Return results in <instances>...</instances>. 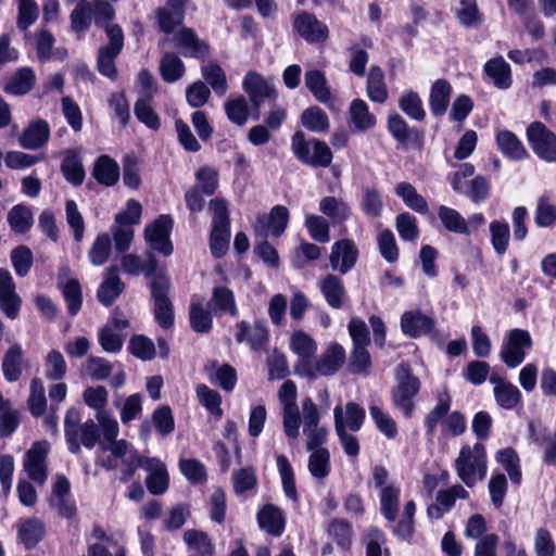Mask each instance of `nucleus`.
Wrapping results in <instances>:
<instances>
[{
    "label": "nucleus",
    "mask_w": 556,
    "mask_h": 556,
    "mask_svg": "<svg viewBox=\"0 0 556 556\" xmlns=\"http://www.w3.org/2000/svg\"><path fill=\"white\" fill-rule=\"evenodd\" d=\"M140 273L146 278H151L148 287L153 300L154 320L163 329L172 328L175 324V312L169 296L172 282L166 268H159V260L150 253L141 263Z\"/></svg>",
    "instance_id": "nucleus-1"
},
{
    "label": "nucleus",
    "mask_w": 556,
    "mask_h": 556,
    "mask_svg": "<svg viewBox=\"0 0 556 556\" xmlns=\"http://www.w3.org/2000/svg\"><path fill=\"white\" fill-rule=\"evenodd\" d=\"M451 397L447 393H442L438 397L435 406L425 416L426 435L430 439L437 433L439 424H441L442 435L459 437L467 430V420L463 413L458 410L450 412Z\"/></svg>",
    "instance_id": "nucleus-2"
},
{
    "label": "nucleus",
    "mask_w": 556,
    "mask_h": 556,
    "mask_svg": "<svg viewBox=\"0 0 556 556\" xmlns=\"http://www.w3.org/2000/svg\"><path fill=\"white\" fill-rule=\"evenodd\" d=\"M291 151L300 163L311 168H327L333 160V153L326 141L307 139L303 130H295L292 135Z\"/></svg>",
    "instance_id": "nucleus-3"
},
{
    "label": "nucleus",
    "mask_w": 556,
    "mask_h": 556,
    "mask_svg": "<svg viewBox=\"0 0 556 556\" xmlns=\"http://www.w3.org/2000/svg\"><path fill=\"white\" fill-rule=\"evenodd\" d=\"M455 470L458 478L472 488L482 481L488 471V458L485 446L477 442L472 446L464 445L455 459Z\"/></svg>",
    "instance_id": "nucleus-4"
},
{
    "label": "nucleus",
    "mask_w": 556,
    "mask_h": 556,
    "mask_svg": "<svg viewBox=\"0 0 556 556\" xmlns=\"http://www.w3.org/2000/svg\"><path fill=\"white\" fill-rule=\"evenodd\" d=\"M396 386L392 389L393 405L410 418L415 410L414 396L417 394V377L413 375L408 363L402 362L395 368Z\"/></svg>",
    "instance_id": "nucleus-5"
},
{
    "label": "nucleus",
    "mask_w": 556,
    "mask_h": 556,
    "mask_svg": "<svg viewBox=\"0 0 556 556\" xmlns=\"http://www.w3.org/2000/svg\"><path fill=\"white\" fill-rule=\"evenodd\" d=\"M531 348L532 338L529 331L515 328L506 333L501 346L500 356L508 368H516L523 363L527 351Z\"/></svg>",
    "instance_id": "nucleus-6"
},
{
    "label": "nucleus",
    "mask_w": 556,
    "mask_h": 556,
    "mask_svg": "<svg viewBox=\"0 0 556 556\" xmlns=\"http://www.w3.org/2000/svg\"><path fill=\"white\" fill-rule=\"evenodd\" d=\"M242 88L249 96L252 105V118H260V109L266 99L273 101L277 100L278 93L275 87L266 81V79L257 72L250 71L245 74Z\"/></svg>",
    "instance_id": "nucleus-7"
},
{
    "label": "nucleus",
    "mask_w": 556,
    "mask_h": 556,
    "mask_svg": "<svg viewBox=\"0 0 556 556\" xmlns=\"http://www.w3.org/2000/svg\"><path fill=\"white\" fill-rule=\"evenodd\" d=\"M174 228V219L169 214L159 215L144 229V239L152 250L157 251L164 256H169L174 252V245L170 240V233Z\"/></svg>",
    "instance_id": "nucleus-8"
},
{
    "label": "nucleus",
    "mask_w": 556,
    "mask_h": 556,
    "mask_svg": "<svg viewBox=\"0 0 556 556\" xmlns=\"http://www.w3.org/2000/svg\"><path fill=\"white\" fill-rule=\"evenodd\" d=\"M293 30L307 43H325L330 36L326 23L319 21L312 12L300 11L292 21Z\"/></svg>",
    "instance_id": "nucleus-9"
},
{
    "label": "nucleus",
    "mask_w": 556,
    "mask_h": 556,
    "mask_svg": "<svg viewBox=\"0 0 556 556\" xmlns=\"http://www.w3.org/2000/svg\"><path fill=\"white\" fill-rule=\"evenodd\" d=\"M527 139L540 159L546 162H556V135L543 123H531L527 128Z\"/></svg>",
    "instance_id": "nucleus-10"
},
{
    "label": "nucleus",
    "mask_w": 556,
    "mask_h": 556,
    "mask_svg": "<svg viewBox=\"0 0 556 556\" xmlns=\"http://www.w3.org/2000/svg\"><path fill=\"white\" fill-rule=\"evenodd\" d=\"M49 454V443L47 441H36L26 452L24 458V469L29 479L41 484L47 480V457Z\"/></svg>",
    "instance_id": "nucleus-11"
},
{
    "label": "nucleus",
    "mask_w": 556,
    "mask_h": 556,
    "mask_svg": "<svg viewBox=\"0 0 556 556\" xmlns=\"http://www.w3.org/2000/svg\"><path fill=\"white\" fill-rule=\"evenodd\" d=\"M358 255L355 242L344 238L333 243L329 261L333 269L338 268L341 274H346L356 265Z\"/></svg>",
    "instance_id": "nucleus-12"
},
{
    "label": "nucleus",
    "mask_w": 556,
    "mask_h": 556,
    "mask_svg": "<svg viewBox=\"0 0 556 556\" xmlns=\"http://www.w3.org/2000/svg\"><path fill=\"white\" fill-rule=\"evenodd\" d=\"M257 526L267 534L279 538L286 530V516L283 510L274 504H264L256 513Z\"/></svg>",
    "instance_id": "nucleus-13"
},
{
    "label": "nucleus",
    "mask_w": 556,
    "mask_h": 556,
    "mask_svg": "<svg viewBox=\"0 0 556 556\" xmlns=\"http://www.w3.org/2000/svg\"><path fill=\"white\" fill-rule=\"evenodd\" d=\"M188 1L167 0L164 7L156 10L157 25L162 33L173 34L176 27L182 24Z\"/></svg>",
    "instance_id": "nucleus-14"
},
{
    "label": "nucleus",
    "mask_w": 556,
    "mask_h": 556,
    "mask_svg": "<svg viewBox=\"0 0 556 556\" xmlns=\"http://www.w3.org/2000/svg\"><path fill=\"white\" fill-rule=\"evenodd\" d=\"M212 212V229L210 237H223L230 240L231 220L228 202L222 197H216L208 202Z\"/></svg>",
    "instance_id": "nucleus-15"
},
{
    "label": "nucleus",
    "mask_w": 556,
    "mask_h": 556,
    "mask_svg": "<svg viewBox=\"0 0 556 556\" xmlns=\"http://www.w3.org/2000/svg\"><path fill=\"white\" fill-rule=\"evenodd\" d=\"M250 330L251 327L248 321H239L236 325V341L238 343L247 341L251 350L254 352L263 350L269 338L266 325L263 321H256L253 326L251 334H249Z\"/></svg>",
    "instance_id": "nucleus-16"
},
{
    "label": "nucleus",
    "mask_w": 556,
    "mask_h": 556,
    "mask_svg": "<svg viewBox=\"0 0 556 556\" xmlns=\"http://www.w3.org/2000/svg\"><path fill=\"white\" fill-rule=\"evenodd\" d=\"M146 470V485L152 495H162L169 488V475L166 465L157 457H151Z\"/></svg>",
    "instance_id": "nucleus-17"
},
{
    "label": "nucleus",
    "mask_w": 556,
    "mask_h": 556,
    "mask_svg": "<svg viewBox=\"0 0 556 556\" xmlns=\"http://www.w3.org/2000/svg\"><path fill=\"white\" fill-rule=\"evenodd\" d=\"M92 177L104 187H113L118 182L121 169L118 163L108 154H101L93 163Z\"/></svg>",
    "instance_id": "nucleus-18"
},
{
    "label": "nucleus",
    "mask_w": 556,
    "mask_h": 556,
    "mask_svg": "<svg viewBox=\"0 0 556 556\" xmlns=\"http://www.w3.org/2000/svg\"><path fill=\"white\" fill-rule=\"evenodd\" d=\"M45 523L36 518L21 519L17 526V538L25 549H34L45 538Z\"/></svg>",
    "instance_id": "nucleus-19"
},
{
    "label": "nucleus",
    "mask_w": 556,
    "mask_h": 556,
    "mask_svg": "<svg viewBox=\"0 0 556 556\" xmlns=\"http://www.w3.org/2000/svg\"><path fill=\"white\" fill-rule=\"evenodd\" d=\"M50 138V126L46 119L30 122L20 137V146L24 149L36 150L45 146Z\"/></svg>",
    "instance_id": "nucleus-20"
},
{
    "label": "nucleus",
    "mask_w": 556,
    "mask_h": 556,
    "mask_svg": "<svg viewBox=\"0 0 556 556\" xmlns=\"http://www.w3.org/2000/svg\"><path fill=\"white\" fill-rule=\"evenodd\" d=\"M345 362L344 348L334 342L330 344L326 351L316 361V368L320 376H333Z\"/></svg>",
    "instance_id": "nucleus-21"
},
{
    "label": "nucleus",
    "mask_w": 556,
    "mask_h": 556,
    "mask_svg": "<svg viewBox=\"0 0 556 556\" xmlns=\"http://www.w3.org/2000/svg\"><path fill=\"white\" fill-rule=\"evenodd\" d=\"M319 289L331 308L340 309L343 307L346 290L343 280L339 276L326 275L319 283Z\"/></svg>",
    "instance_id": "nucleus-22"
},
{
    "label": "nucleus",
    "mask_w": 556,
    "mask_h": 556,
    "mask_svg": "<svg viewBox=\"0 0 556 556\" xmlns=\"http://www.w3.org/2000/svg\"><path fill=\"white\" fill-rule=\"evenodd\" d=\"M36 85V75L30 67H20L7 80L3 91L7 94L24 96Z\"/></svg>",
    "instance_id": "nucleus-23"
},
{
    "label": "nucleus",
    "mask_w": 556,
    "mask_h": 556,
    "mask_svg": "<svg viewBox=\"0 0 556 556\" xmlns=\"http://www.w3.org/2000/svg\"><path fill=\"white\" fill-rule=\"evenodd\" d=\"M388 131L397 143V148L407 149L417 142V131L410 129L405 119L396 112L388 117Z\"/></svg>",
    "instance_id": "nucleus-24"
},
{
    "label": "nucleus",
    "mask_w": 556,
    "mask_h": 556,
    "mask_svg": "<svg viewBox=\"0 0 556 556\" xmlns=\"http://www.w3.org/2000/svg\"><path fill=\"white\" fill-rule=\"evenodd\" d=\"M177 46L189 50L185 52V56L195 59H204L210 53V46L207 42L199 39L198 35L192 28L184 27L177 34Z\"/></svg>",
    "instance_id": "nucleus-25"
},
{
    "label": "nucleus",
    "mask_w": 556,
    "mask_h": 556,
    "mask_svg": "<svg viewBox=\"0 0 556 556\" xmlns=\"http://www.w3.org/2000/svg\"><path fill=\"white\" fill-rule=\"evenodd\" d=\"M401 489L394 483H389L379 493L380 513L384 519L394 523L400 510Z\"/></svg>",
    "instance_id": "nucleus-26"
},
{
    "label": "nucleus",
    "mask_w": 556,
    "mask_h": 556,
    "mask_svg": "<svg viewBox=\"0 0 556 556\" xmlns=\"http://www.w3.org/2000/svg\"><path fill=\"white\" fill-rule=\"evenodd\" d=\"M498 150L508 159L521 161L529 156L527 149L518 137L509 130H501L496 135Z\"/></svg>",
    "instance_id": "nucleus-27"
},
{
    "label": "nucleus",
    "mask_w": 556,
    "mask_h": 556,
    "mask_svg": "<svg viewBox=\"0 0 556 556\" xmlns=\"http://www.w3.org/2000/svg\"><path fill=\"white\" fill-rule=\"evenodd\" d=\"M81 414L76 407H70L64 417V437L68 451L77 455L80 453V443L78 440L79 429L81 427Z\"/></svg>",
    "instance_id": "nucleus-28"
},
{
    "label": "nucleus",
    "mask_w": 556,
    "mask_h": 556,
    "mask_svg": "<svg viewBox=\"0 0 556 556\" xmlns=\"http://www.w3.org/2000/svg\"><path fill=\"white\" fill-rule=\"evenodd\" d=\"M349 114L350 123L357 131H366L377 123L376 116L369 112V108L363 99L357 98L351 102Z\"/></svg>",
    "instance_id": "nucleus-29"
},
{
    "label": "nucleus",
    "mask_w": 556,
    "mask_h": 556,
    "mask_svg": "<svg viewBox=\"0 0 556 556\" xmlns=\"http://www.w3.org/2000/svg\"><path fill=\"white\" fill-rule=\"evenodd\" d=\"M23 350L18 343L12 344L2 359V374L7 381L15 382L22 376Z\"/></svg>",
    "instance_id": "nucleus-30"
},
{
    "label": "nucleus",
    "mask_w": 556,
    "mask_h": 556,
    "mask_svg": "<svg viewBox=\"0 0 556 556\" xmlns=\"http://www.w3.org/2000/svg\"><path fill=\"white\" fill-rule=\"evenodd\" d=\"M485 74L492 79L495 87L500 89H507L511 85V72L509 64L503 59L497 56L489 60L484 64Z\"/></svg>",
    "instance_id": "nucleus-31"
},
{
    "label": "nucleus",
    "mask_w": 556,
    "mask_h": 556,
    "mask_svg": "<svg viewBox=\"0 0 556 556\" xmlns=\"http://www.w3.org/2000/svg\"><path fill=\"white\" fill-rule=\"evenodd\" d=\"M61 172L70 184L75 187L83 185L85 180V169L83 163L74 150H67L61 163Z\"/></svg>",
    "instance_id": "nucleus-32"
},
{
    "label": "nucleus",
    "mask_w": 556,
    "mask_h": 556,
    "mask_svg": "<svg viewBox=\"0 0 556 556\" xmlns=\"http://www.w3.org/2000/svg\"><path fill=\"white\" fill-rule=\"evenodd\" d=\"M452 93V86L445 79L433 83L430 91V109L435 116H442L447 109Z\"/></svg>",
    "instance_id": "nucleus-33"
},
{
    "label": "nucleus",
    "mask_w": 556,
    "mask_h": 556,
    "mask_svg": "<svg viewBox=\"0 0 556 556\" xmlns=\"http://www.w3.org/2000/svg\"><path fill=\"white\" fill-rule=\"evenodd\" d=\"M305 86L313 97L320 103H327L331 99V91L328 87L324 72L309 70L305 72Z\"/></svg>",
    "instance_id": "nucleus-34"
},
{
    "label": "nucleus",
    "mask_w": 556,
    "mask_h": 556,
    "mask_svg": "<svg viewBox=\"0 0 556 556\" xmlns=\"http://www.w3.org/2000/svg\"><path fill=\"white\" fill-rule=\"evenodd\" d=\"M319 211L329 217L333 224H342L350 218L351 210L348 203L333 195H327L319 202Z\"/></svg>",
    "instance_id": "nucleus-35"
},
{
    "label": "nucleus",
    "mask_w": 556,
    "mask_h": 556,
    "mask_svg": "<svg viewBox=\"0 0 556 556\" xmlns=\"http://www.w3.org/2000/svg\"><path fill=\"white\" fill-rule=\"evenodd\" d=\"M276 464L286 497L292 500L293 502H298L299 493L296 490L295 476L291 463L286 455L280 454L276 458Z\"/></svg>",
    "instance_id": "nucleus-36"
},
{
    "label": "nucleus",
    "mask_w": 556,
    "mask_h": 556,
    "mask_svg": "<svg viewBox=\"0 0 556 556\" xmlns=\"http://www.w3.org/2000/svg\"><path fill=\"white\" fill-rule=\"evenodd\" d=\"M366 90L369 100L372 102L383 103L388 99L384 73L377 65H372L369 70Z\"/></svg>",
    "instance_id": "nucleus-37"
},
{
    "label": "nucleus",
    "mask_w": 556,
    "mask_h": 556,
    "mask_svg": "<svg viewBox=\"0 0 556 556\" xmlns=\"http://www.w3.org/2000/svg\"><path fill=\"white\" fill-rule=\"evenodd\" d=\"M438 216L446 230L458 235H470L467 220L456 210L441 205L438 210Z\"/></svg>",
    "instance_id": "nucleus-38"
},
{
    "label": "nucleus",
    "mask_w": 556,
    "mask_h": 556,
    "mask_svg": "<svg viewBox=\"0 0 556 556\" xmlns=\"http://www.w3.org/2000/svg\"><path fill=\"white\" fill-rule=\"evenodd\" d=\"M8 223L12 231L24 235L34 224L33 213L27 205L16 204L8 213Z\"/></svg>",
    "instance_id": "nucleus-39"
},
{
    "label": "nucleus",
    "mask_w": 556,
    "mask_h": 556,
    "mask_svg": "<svg viewBox=\"0 0 556 556\" xmlns=\"http://www.w3.org/2000/svg\"><path fill=\"white\" fill-rule=\"evenodd\" d=\"M301 124L312 132H326L330 127L327 113L316 105L309 106L302 112Z\"/></svg>",
    "instance_id": "nucleus-40"
},
{
    "label": "nucleus",
    "mask_w": 556,
    "mask_h": 556,
    "mask_svg": "<svg viewBox=\"0 0 556 556\" xmlns=\"http://www.w3.org/2000/svg\"><path fill=\"white\" fill-rule=\"evenodd\" d=\"M125 289L124 282L117 275L102 281L97 290L98 301L105 307L113 305Z\"/></svg>",
    "instance_id": "nucleus-41"
},
{
    "label": "nucleus",
    "mask_w": 556,
    "mask_h": 556,
    "mask_svg": "<svg viewBox=\"0 0 556 556\" xmlns=\"http://www.w3.org/2000/svg\"><path fill=\"white\" fill-rule=\"evenodd\" d=\"M328 534L343 551H349L352 545L353 529L351 522L343 518H334L329 522Z\"/></svg>",
    "instance_id": "nucleus-42"
},
{
    "label": "nucleus",
    "mask_w": 556,
    "mask_h": 556,
    "mask_svg": "<svg viewBox=\"0 0 556 556\" xmlns=\"http://www.w3.org/2000/svg\"><path fill=\"white\" fill-rule=\"evenodd\" d=\"M336 431L340 443L348 456L355 457L359 454V443L355 435L346 432L342 420V408L337 406L333 410Z\"/></svg>",
    "instance_id": "nucleus-43"
},
{
    "label": "nucleus",
    "mask_w": 556,
    "mask_h": 556,
    "mask_svg": "<svg viewBox=\"0 0 556 556\" xmlns=\"http://www.w3.org/2000/svg\"><path fill=\"white\" fill-rule=\"evenodd\" d=\"M189 323L197 333H208L213 328V316L201 303L192 302L189 306Z\"/></svg>",
    "instance_id": "nucleus-44"
},
{
    "label": "nucleus",
    "mask_w": 556,
    "mask_h": 556,
    "mask_svg": "<svg viewBox=\"0 0 556 556\" xmlns=\"http://www.w3.org/2000/svg\"><path fill=\"white\" fill-rule=\"evenodd\" d=\"M151 424L157 434L167 437L175 430V418L169 405L157 406L151 416Z\"/></svg>",
    "instance_id": "nucleus-45"
},
{
    "label": "nucleus",
    "mask_w": 556,
    "mask_h": 556,
    "mask_svg": "<svg viewBox=\"0 0 556 556\" xmlns=\"http://www.w3.org/2000/svg\"><path fill=\"white\" fill-rule=\"evenodd\" d=\"M493 396L496 404L507 410L514 409L522 399L519 389L510 381L502 383L497 389H493Z\"/></svg>",
    "instance_id": "nucleus-46"
},
{
    "label": "nucleus",
    "mask_w": 556,
    "mask_h": 556,
    "mask_svg": "<svg viewBox=\"0 0 556 556\" xmlns=\"http://www.w3.org/2000/svg\"><path fill=\"white\" fill-rule=\"evenodd\" d=\"M160 73L164 81L173 84L184 76V62L175 53H165L160 63Z\"/></svg>",
    "instance_id": "nucleus-47"
},
{
    "label": "nucleus",
    "mask_w": 556,
    "mask_h": 556,
    "mask_svg": "<svg viewBox=\"0 0 556 556\" xmlns=\"http://www.w3.org/2000/svg\"><path fill=\"white\" fill-rule=\"evenodd\" d=\"M62 294L67 306L68 315L76 316L83 305V291L78 279L70 278L63 286Z\"/></svg>",
    "instance_id": "nucleus-48"
},
{
    "label": "nucleus",
    "mask_w": 556,
    "mask_h": 556,
    "mask_svg": "<svg viewBox=\"0 0 556 556\" xmlns=\"http://www.w3.org/2000/svg\"><path fill=\"white\" fill-rule=\"evenodd\" d=\"M195 391L202 406H204L205 409L216 419L222 418V395L216 390L208 388L204 383L198 384Z\"/></svg>",
    "instance_id": "nucleus-49"
},
{
    "label": "nucleus",
    "mask_w": 556,
    "mask_h": 556,
    "mask_svg": "<svg viewBox=\"0 0 556 556\" xmlns=\"http://www.w3.org/2000/svg\"><path fill=\"white\" fill-rule=\"evenodd\" d=\"M210 303L213 304L215 311L225 312L231 316L238 314L235 294L228 287H214Z\"/></svg>",
    "instance_id": "nucleus-50"
},
{
    "label": "nucleus",
    "mask_w": 556,
    "mask_h": 556,
    "mask_svg": "<svg viewBox=\"0 0 556 556\" xmlns=\"http://www.w3.org/2000/svg\"><path fill=\"white\" fill-rule=\"evenodd\" d=\"M416 504L413 500L408 501L404 506L402 518L393 526V533L400 540L410 541L414 535V516Z\"/></svg>",
    "instance_id": "nucleus-51"
},
{
    "label": "nucleus",
    "mask_w": 556,
    "mask_h": 556,
    "mask_svg": "<svg viewBox=\"0 0 556 556\" xmlns=\"http://www.w3.org/2000/svg\"><path fill=\"white\" fill-rule=\"evenodd\" d=\"M184 541L189 547L197 549L200 556L214 555V545L204 531L189 529L184 533Z\"/></svg>",
    "instance_id": "nucleus-52"
},
{
    "label": "nucleus",
    "mask_w": 556,
    "mask_h": 556,
    "mask_svg": "<svg viewBox=\"0 0 556 556\" xmlns=\"http://www.w3.org/2000/svg\"><path fill=\"white\" fill-rule=\"evenodd\" d=\"M112 249V239L109 233L102 232L93 241L88 257L92 265L101 266L108 262Z\"/></svg>",
    "instance_id": "nucleus-53"
},
{
    "label": "nucleus",
    "mask_w": 556,
    "mask_h": 556,
    "mask_svg": "<svg viewBox=\"0 0 556 556\" xmlns=\"http://www.w3.org/2000/svg\"><path fill=\"white\" fill-rule=\"evenodd\" d=\"M130 354L141 361H152L156 355L153 341L143 334H134L127 346Z\"/></svg>",
    "instance_id": "nucleus-54"
},
{
    "label": "nucleus",
    "mask_w": 556,
    "mask_h": 556,
    "mask_svg": "<svg viewBox=\"0 0 556 556\" xmlns=\"http://www.w3.org/2000/svg\"><path fill=\"white\" fill-rule=\"evenodd\" d=\"M225 113L227 118L238 125L243 126L250 115V108L243 96H238L235 99H229L225 102Z\"/></svg>",
    "instance_id": "nucleus-55"
},
{
    "label": "nucleus",
    "mask_w": 556,
    "mask_h": 556,
    "mask_svg": "<svg viewBox=\"0 0 556 556\" xmlns=\"http://www.w3.org/2000/svg\"><path fill=\"white\" fill-rule=\"evenodd\" d=\"M289 219V210L285 205L277 204L269 211L265 227L274 237H280L287 229Z\"/></svg>",
    "instance_id": "nucleus-56"
},
{
    "label": "nucleus",
    "mask_w": 556,
    "mask_h": 556,
    "mask_svg": "<svg viewBox=\"0 0 556 556\" xmlns=\"http://www.w3.org/2000/svg\"><path fill=\"white\" fill-rule=\"evenodd\" d=\"M202 76L216 94L223 96L227 92L228 84L226 74L219 64L211 63L207 66H203Z\"/></svg>",
    "instance_id": "nucleus-57"
},
{
    "label": "nucleus",
    "mask_w": 556,
    "mask_h": 556,
    "mask_svg": "<svg viewBox=\"0 0 556 556\" xmlns=\"http://www.w3.org/2000/svg\"><path fill=\"white\" fill-rule=\"evenodd\" d=\"M305 227L309 237L319 242L327 243L330 240V226L327 219L319 215L307 214L305 217Z\"/></svg>",
    "instance_id": "nucleus-58"
},
{
    "label": "nucleus",
    "mask_w": 556,
    "mask_h": 556,
    "mask_svg": "<svg viewBox=\"0 0 556 556\" xmlns=\"http://www.w3.org/2000/svg\"><path fill=\"white\" fill-rule=\"evenodd\" d=\"M11 262L18 277L27 276L34 264L31 250L27 245H17L11 251Z\"/></svg>",
    "instance_id": "nucleus-59"
},
{
    "label": "nucleus",
    "mask_w": 556,
    "mask_h": 556,
    "mask_svg": "<svg viewBox=\"0 0 556 556\" xmlns=\"http://www.w3.org/2000/svg\"><path fill=\"white\" fill-rule=\"evenodd\" d=\"M308 470L314 478L323 479L330 473V453L325 447H319L308 457Z\"/></svg>",
    "instance_id": "nucleus-60"
},
{
    "label": "nucleus",
    "mask_w": 556,
    "mask_h": 556,
    "mask_svg": "<svg viewBox=\"0 0 556 556\" xmlns=\"http://www.w3.org/2000/svg\"><path fill=\"white\" fill-rule=\"evenodd\" d=\"M496 462L501 464L509 476V479L519 484L521 481V471L519 467V457L511 447H506L496 453Z\"/></svg>",
    "instance_id": "nucleus-61"
},
{
    "label": "nucleus",
    "mask_w": 556,
    "mask_h": 556,
    "mask_svg": "<svg viewBox=\"0 0 556 556\" xmlns=\"http://www.w3.org/2000/svg\"><path fill=\"white\" fill-rule=\"evenodd\" d=\"M179 469L191 484H202L207 479L205 466L195 458H181Z\"/></svg>",
    "instance_id": "nucleus-62"
},
{
    "label": "nucleus",
    "mask_w": 556,
    "mask_h": 556,
    "mask_svg": "<svg viewBox=\"0 0 556 556\" xmlns=\"http://www.w3.org/2000/svg\"><path fill=\"white\" fill-rule=\"evenodd\" d=\"M491 243L497 255H503L507 251L510 231L505 222L493 220L490 224Z\"/></svg>",
    "instance_id": "nucleus-63"
},
{
    "label": "nucleus",
    "mask_w": 556,
    "mask_h": 556,
    "mask_svg": "<svg viewBox=\"0 0 556 556\" xmlns=\"http://www.w3.org/2000/svg\"><path fill=\"white\" fill-rule=\"evenodd\" d=\"M290 349L301 358H311L317 346L314 339L303 330H296L292 333Z\"/></svg>",
    "instance_id": "nucleus-64"
}]
</instances>
